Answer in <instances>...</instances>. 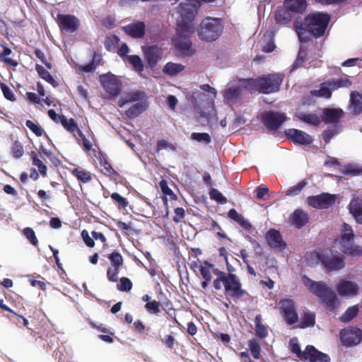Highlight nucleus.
<instances>
[{
    "instance_id": "obj_1",
    "label": "nucleus",
    "mask_w": 362,
    "mask_h": 362,
    "mask_svg": "<svg viewBox=\"0 0 362 362\" xmlns=\"http://www.w3.org/2000/svg\"><path fill=\"white\" fill-rule=\"evenodd\" d=\"M197 6L196 0H184L173 14L177 24V33L173 39L174 45L184 53L188 52L191 47L192 43L189 37L194 32L192 21L197 13Z\"/></svg>"
},
{
    "instance_id": "obj_2",
    "label": "nucleus",
    "mask_w": 362,
    "mask_h": 362,
    "mask_svg": "<svg viewBox=\"0 0 362 362\" xmlns=\"http://www.w3.org/2000/svg\"><path fill=\"white\" fill-rule=\"evenodd\" d=\"M283 80L281 74H269L258 79H241V86L250 91L258 90L263 93H270L279 90Z\"/></svg>"
},
{
    "instance_id": "obj_3",
    "label": "nucleus",
    "mask_w": 362,
    "mask_h": 362,
    "mask_svg": "<svg viewBox=\"0 0 362 362\" xmlns=\"http://www.w3.org/2000/svg\"><path fill=\"white\" fill-rule=\"evenodd\" d=\"M303 285L306 288L319 297L321 300L330 309H334L338 305V298L336 294L321 281H315L306 276L302 278Z\"/></svg>"
},
{
    "instance_id": "obj_4",
    "label": "nucleus",
    "mask_w": 362,
    "mask_h": 362,
    "mask_svg": "<svg viewBox=\"0 0 362 362\" xmlns=\"http://www.w3.org/2000/svg\"><path fill=\"white\" fill-rule=\"evenodd\" d=\"M120 107L129 106L126 115L129 118H134L139 115L148 107V103L144 93H131L127 94L119 101Z\"/></svg>"
},
{
    "instance_id": "obj_5",
    "label": "nucleus",
    "mask_w": 362,
    "mask_h": 362,
    "mask_svg": "<svg viewBox=\"0 0 362 362\" xmlns=\"http://www.w3.org/2000/svg\"><path fill=\"white\" fill-rule=\"evenodd\" d=\"M289 349L300 360L309 361L310 362H328L330 360L328 355L318 351L311 345L307 346L305 351H302L298 340L296 337L290 339Z\"/></svg>"
},
{
    "instance_id": "obj_6",
    "label": "nucleus",
    "mask_w": 362,
    "mask_h": 362,
    "mask_svg": "<svg viewBox=\"0 0 362 362\" xmlns=\"http://www.w3.org/2000/svg\"><path fill=\"white\" fill-rule=\"evenodd\" d=\"M223 31V24L219 18L206 17L200 23L197 34L200 40L211 42L218 38Z\"/></svg>"
},
{
    "instance_id": "obj_7",
    "label": "nucleus",
    "mask_w": 362,
    "mask_h": 362,
    "mask_svg": "<svg viewBox=\"0 0 362 362\" xmlns=\"http://www.w3.org/2000/svg\"><path fill=\"white\" fill-rule=\"evenodd\" d=\"M213 284L216 290H221L223 286L227 296L238 298L244 293L238 279L233 274L226 276L224 273H220V276L214 281Z\"/></svg>"
},
{
    "instance_id": "obj_8",
    "label": "nucleus",
    "mask_w": 362,
    "mask_h": 362,
    "mask_svg": "<svg viewBox=\"0 0 362 362\" xmlns=\"http://www.w3.org/2000/svg\"><path fill=\"white\" fill-rule=\"evenodd\" d=\"M329 21V16L325 13H314L308 15L305 20V26L310 33L319 37L325 33Z\"/></svg>"
},
{
    "instance_id": "obj_9",
    "label": "nucleus",
    "mask_w": 362,
    "mask_h": 362,
    "mask_svg": "<svg viewBox=\"0 0 362 362\" xmlns=\"http://www.w3.org/2000/svg\"><path fill=\"white\" fill-rule=\"evenodd\" d=\"M100 81L109 98L118 95L122 90V81L117 76L107 73L100 76Z\"/></svg>"
},
{
    "instance_id": "obj_10",
    "label": "nucleus",
    "mask_w": 362,
    "mask_h": 362,
    "mask_svg": "<svg viewBox=\"0 0 362 362\" xmlns=\"http://www.w3.org/2000/svg\"><path fill=\"white\" fill-rule=\"evenodd\" d=\"M351 86V82L346 78L334 79L331 81H327L322 83L321 87L317 90H313L311 93L318 97H323L329 98L331 96L332 92L341 87H349Z\"/></svg>"
},
{
    "instance_id": "obj_11",
    "label": "nucleus",
    "mask_w": 362,
    "mask_h": 362,
    "mask_svg": "<svg viewBox=\"0 0 362 362\" xmlns=\"http://www.w3.org/2000/svg\"><path fill=\"white\" fill-rule=\"evenodd\" d=\"M338 294L346 298L357 296L360 292L359 285L353 281L340 279L335 285Z\"/></svg>"
},
{
    "instance_id": "obj_12",
    "label": "nucleus",
    "mask_w": 362,
    "mask_h": 362,
    "mask_svg": "<svg viewBox=\"0 0 362 362\" xmlns=\"http://www.w3.org/2000/svg\"><path fill=\"white\" fill-rule=\"evenodd\" d=\"M276 307L281 310L284 319L288 325H293L298 321V315L291 299H282L277 303Z\"/></svg>"
},
{
    "instance_id": "obj_13",
    "label": "nucleus",
    "mask_w": 362,
    "mask_h": 362,
    "mask_svg": "<svg viewBox=\"0 0 362 362\" xmlns=\"http://www.w3.org/2000/svg\"><path fill=\"white\" fill-rule=\"evenodd\" d=\"M336 195L328 193H322L308 198L309 205L317 209H327L332 206L336 202Z\"/></svg>"
},
{
    "instance_id": "obj_14",
    "label": "nucleus",
    "mask_w": 362,
    "mask_h": 362,
    "mask_svg": "<svg viewBox=\"0 0 362 362\" xmlns=\"http://www.w3.org/2000/svg\"><path fill=\"white\" fill-rule=\"evenodd\" d=\"M340 337L345 346H355L362 340V331L356 327H349L341 331Z\"/></svg>"
},
{
    "instance_id": "obj_15",
    "label": "nucleus",
    "mask_w": 362,
    "mask_h": 362,
    "mask_svg": "<svg viewBox=\"0 0 362 362\" xmlns=\"http://www.w3.org/2000/svg\"><path fill=\"white\" fill-rule=\"evenodd\" d=\"M322 262L329 270H339L344 267V258L331 250L322 252Z\"/></svg>"
},
{
    "instance_id": "obj_16",
    "label": "nucleus",
    "mask_w": 362,
    "mask_h": 362,
    "mask_svg": "<svg viewBox=\"0 0 362 362\" xmlns=\"http://www.w3.org/2000/svg\"><path fill=\"white\" fill-rule=\"evenodd\" d=\"M58 23L61 30L66 33L75 32L80 24L79 20L71 15H58Z\"/></svg>"
},
{
    "instance_id": "obj_17",
    "label": "nucleus",
    "mask_w": 362,
    "mask_h": 362,
    "mask_svg": "<svg viewBox=\"0 0 362 362\" xmlns=\"http://www.w3.org/2000/svg\"><path fill=\"white\" fill-rule=\"evenodd\" d=\"M266 239L269 245L276 252H281L286 248V244L280 233L275 229H270L267 233Z\"/></svg>"
},
{
    "instance_id": "obj_18",
    "label": "nucleus",
    "mask_w": 362,
    "mask_h": 362,
    "mask_svg": "<svg viewBox=\"0 0 362 362\" xmlns=\"http://www.w3.org/2000/svg\"><path fill=\"white\" fill-rule=\"evenodd\" d=\"M285 134L294 143L308 145L313 142L312 136L301 130L289 129L285 132Z\"/></svg>"
},
{
    "instance_id": "obj_19",
    "label": "nucleus",
    "mask_w": 362,
    "mask_h": 362,
    "mask_svg": "<svg viewBox=\"0 0 362 362\" xmlns=\"http://www.w3.org/2000/svg\"><path fill=\"white\" fill-rule=\"evenodd\" d=\"M199 269L202 276V278L204 279V281L202 284V286L203 288H206L208 286V284L211 281L212 273L217 275L218 277L220 276V273H222L221 272H219L217 269H215L212 264H209L206 262L200 264Z\"/></svg>"
},
{
    "instance_id": "obj_20",
    "label": "nucleus",
    "mask_w": 362,
    "mask_h": 362,
    "mask_svg": "<svg viewBox=\"0 0 362 362\" xmlns=\"http://www.w3.org/2000/svg\"><path fill=\"white\" fill-rule=\"evenodd\" d=\"M144 58L151 68H153L162 58L161 49L156 46H151L144 49Z\"/></svg>"
},
{
    "instance_id": "obj_21",
    "label": "nucleus",
    "mask_w": 362,
    "mask_h": 362,
    "mask_svg": "<svg viewBox=\"0 0 362 362\" xmlns=\"http://www.w3.org/2000/svg\"><path fill=\"white\" fill-rule=\"evenodd\" d=\"M122 29L127 35L134 38H141L145 35V24L141 21L133 22Z\"/></svg>"
},
{
    "instance_id": "obj_22",
    "label": "nucleus",
    "mask_w": 362,
    "mask_h": 362,
    "mask_svg": "<svg viewBox=\"0 0 362 362\" xmlns=\"http://www.w3.org/2000/svg\"><path fill=\"white\" fill-rule=\"evenodd\" d=\"M354 234L351 226L344 223L341 229L340 240L339 241L341 250H343L347 246L354 243Z\"/></svg>"
},
{
    "instance_id": "obj_23",
    "label": "nucleus",
    "mask_w": 362,
    "mask_h": 362,
    "mask_svg": "<svg viewBox=\"0 0 362 362\" xmlns=\"http://www.w3.org/2000/svg\"><path fill=\"white\" fill-rule=\"evenodd\" d=\"M348 209L356 221L362 224V199L358 197H354L349 204Z\"/></svg>"
},
{
    "instance_id": "obj_24",
    "label": "nucleus",
    "mask_w": 362,
    "mask_h": 362,
    "mask_svg": "<svg viewBox=\"0 0 362 362\" xmlns=\"http://www.w3.org/2000/svg\"><path fill=\"white\" fill-rule=\"evenodd\" d=\"M264 118L267 125L272 128H277L286 120L285 115L279 112H267Z\"/></svg>"
},
{
    "instance_id": "obj_25",
    "label": "nucleus",
    "mask_w": 362,
    "mask_h": 362,
    "mask_svg": "<svg viewBox=\"0 0 362 362\" xmlns=\"http://www.w3.org/2000/svg\"><path fill=\"white\" fill-rule=\"evenodd\" d=\"M308 221V214L300 209L296 210L290 217L291 224L297 228H301Z\"/></svg>"
},
{
    "instance_id": "obj_26",
    "label": "nucleus",
    "mask_w": 362,
    "mask_h": 362,
    "mask_svg": "<svg viewBox=\"0 0 362 362\" xmlns=\"http://www.w3.org/2000/svg\"><path fill=\"white\" fill-rule=\"evenodd\" d=\"M284 6L289 11L302 13L307 7L305 0H285Z\"/></svg>"
},
{
    "instance_id": "obj_27",
    "label": "nucleus",
    "mask_w": 362,
    "mask_h": 362,
    "mask_svg": "<svg viewBox=\"0 0 362 362\" xmlns=\"http://www.w3.org/2000/svg\"><path fill=\"white\" fill-rule=\"evenodd\" d=\"M296 117L300 121L310 125H317L321 121L320 115L315 113L298 112L296 113Z\"/></svg>"
},
{
    "instance_id": "obj_28",
    "label": "nucleus",
    "mask_w": 362,
    "mask_h": 362,
    "mask_svg": "<svg viewBox=\"0 0 362 362\" xmlns=\"http://www.w3.org/2000/svg\"><path fill=\"white\" fill-rule=\"evenodd\" d=\"M342 115L341 109H326L324 110L322 119L327 122H336Z\"/></svg>"
},
{
    "instance_id": "obj_29",
    "label": "nucleus",
    "mask_w": 362,
    "mask_h": 362,
    "mask_svg": "<svg viewBox=\"0 0 362 362\" xmlns=\"http://www.w3.org/2000/svg\"><path fill=\"white\" fill-rule=\"evenodd\" d=\"M274 33L269 31L266 33L263 36L262 49L265 52H272L276 46L274 41Z\"/></svg>"
},
{
    "instance_id": "obj_30",
    "label": "nucleus",
    "mask_w": 362,
    "mask_h": 362,
    "mask_svg": "<svg viewBox=\"0 0 362 362\" xmlns=\"http://www.w3.org/2000/svg\"><path fill=\"white\" fill-rule=\"evenodd\" d=\"M228 216L245 230H250L252 227L250 222L245 219L244 217L238 214L235 209H230L228 211Z\"/></svg>"
},
{
    "instance_id": "obj_31",
    "label": "nucleus",
    "mask_w": 362,
    "mask_h": 362,
    "mask_svg": "<svg viewBox=\"0 0 362 362\" xmlns=\"http://www.w3.org/2000/svg\"><path fill=\"white\" fill-rule=\"evenodd\" d=\"M350 109L355 113L362 110V95L358 93H352L350 96Z\"/></svg>"
},
{
    "instance_id": "obj_32",
    "label": "nucleus",
    "mask_w": 362,
    "mask_h": 362,
    "mask_svg": "<svg viewBox=\"0 0 362 362\" xmlns=\"http://www.w3.org/2000/svg\"><path fill=\"white\" fill-rule=\"evenodd\" d=\"M315 324V315L313 313H305L300 320V327L307 328L313 327Z\"/></svg>"
},
{
    "instance_id": "obj_33",
    "label": "nucleus",
    "mask_w": 362,
    "mask_h": 362,
    "mask_svg": "<svg viewBox=\"0 0 362 362\" xmlns=\"http://www.w3.org/2000/svg\"><path fill=\"white\" fill-rule=\"evenodd\" d=\"M183 69L184 66L181 64L169 62L164 66L163 71L168 75L175 76L181 72Z\"/></svg>"
},
{
    "instance_id": "obj_34",
    "label": "nucleus",
    "mask_w": 362,
    "mask_h": 362,
    "mask_svg": "<svg viewBox=\"0 0 362 362\" xmlns=\"http://www.w3.org/2000/svg\"><path fill=\"white\" fill-rule=\"evenodd\" d=\"M35 69L38 74V75L45 81L50 83L52 86L56 87L57 86V81L54 79V78L51 76V74L47 71L43 66L37 64L35 66Z\"/></svg>"
},
{
    "instance_id": "obj_35",
    "label": "nucleus",
    "mask_w": 362,
    "mask_h": 362,
    "mask_svg": "<svg viewBox=\"0 0 362 362\" xmlns=\"http://www.w3.org/2000/svg\"><path fill=\"white\" fill-rule=\"evenodd\" d=\"M126 60L132 65L134 70L141 73L144 70V64L141 58L137 55L127 56Z\"/></svg>"
},
{
    "instance_id": "obj_36",
    "label": "nucleus",
    "mask_w": 362,
    "mask_h": 362,
    "mask_svg": "<svg viewBox=\"0 0 362 362\" xmlns=\"http://www.w3.org/2000/svg\"><path fill=\"white\" fill-rule=\"evenodd\" d=\"M61 124L68 132L73 134V135L76 138L77 131H80L76 124L75 123L73 119H67L66 117H61Z\"/></svg>"
},
{
    "instance_id": "obj_37",
    "label": "nucleus",
    "mask_w": 362,
    "mask_h": 362,
    "mask_svg": "<svg viewBox=\"0 0 362 362\" xmlns=\"http://www.w3.org/2000/svg\"><path fill=\"white\" fill-rule=\"evenodd\" d=\"M291 14L285 10L279 9L275 14V20L277 23L284 25L291 21Z\"/></svg>"
},
{
    "instance_id": "obj_38",
    "label": "nucleus",
    "mask_w": 362,
    "mask_h": 362,
    "mask_svg": "<svg viewBox=\"0 0 362 362\" xmlns=\"http://www.w3.org/2000/svg\"><path fill=\"white\" fill-rule=\"evenodd\" d=\"M240 88L247 89L245 86H241L240 81L238 88H229L225 93V100L227 103H232L240 93Z\"/></svg>"
},
{
    "instance_id": "obj_39",
    "label": "nucleus",
    "mask_w": 362,
    "mask_h": 362,
    "mask_svg": "<svg viewBox=\"0 0 362 362\" xmlns=\"http://www.w3.org/2000/svg\"><path fill=\"white\" fill-rule=\"evenodd\" d=\"M342 252L348 256L361 257L362 256V246L352 243L344 248Z\"/></svg>"
},
{
    "instance_id": "obj_40",
    "label": "nucleus",
    "mask_w": 362,
    "mask_h": 362,
    "mask_svg": "<svg viewBox=\"0 0 362 362\" xmlns=\"http://www.w3.org/2000/svg\"><path fill=\"white\" fill-rule=\"evenodd\" d=\"M160 187L161 189L162 192L163 193L164 202H166L169 200H175L176 199V195L173 193V192L169 188L168 183L165 180H162L160 183Z\"/></svg>"
},
{
    "instance_id": "obj_41",
    "label": "nucleus",
    "mask_w": 362,
    "mask_h": 362,
    "mask_svg": "<svg viewBox=\"0 0 362 362\" xmlns=\"http://www.w3.org/2000/svg\"><path fill=\"white\" fill-rule=\"evenodd\" d=\"M255 332L257 336L264 338L267 335V328L262 323L261 315H257L255 320Z\"/></svg>"
},
{
    "instance_id": "obj_42",
    "label": "nucleus",
    "mask_w": 362,
    "mask_h": 362,
    "mask_svg": "<svg viewBox=\"0 0 362 362\" xmlns=\"http://www.w3.org/2000/svg\"><path fill=\"white\" fill-rule=\"evenodd\" d=\"M99 168L105 175H111L114 173L113 168L103 155H100L99 158Z\"/></svg>"
},
{
    "instance_id": "obj_43",
    "label": "nucleus",
    "mask_w": 362,
    "mask_h": 362,
    "mask_svg": "<svg viewBox=\"0 0 362 362\" xmlns=\"http://www.w3.org/2000/svg\"><path fill=\"white\" fill-rule=\"evenodd\" d=\"M358 313V308L357 305L349 307L344 313L341 316L340 319L342 322H348L354 318Z\"/></svg>"
},
{
    "instance_id": "obj_44",
    "label": "nucleus",
    "mask_w": 362,
    "mask_h": 362,
    "mask_svg": "<svg viewBox=\"0 0 362 362\" xmlns=\"http://www.w3.org/2000/svg\"><path fill=\"white\" fill-rule=\"evenodd\" d=\"M322 252L321 254L315 251L308 252L305 255L307 264L311 267L317 265L320 261H322Z\"/></svg>"
},
{
    "instance_id": "obj_45",
    "label": "nucleus",
    "mask_w": 362,
    "mask_h": 362,
    "mask_svg": "<svg viewBox=\"0 0 362 362\" xmlns=\"http://www.w3.org/2000/svg\"><path fill=\"white\" fill-rule=\"evenodd\" d=\"M71 172L78 180L83 182H88L91 180L90 174L83 169L75 168Z\"/></svg>"
},
{
    "instance_id": "obj_46",
    "label": "nucleus",
    "mask_w": 362,
    "mask_h": 362,
    "mask_svg": "<svg viewBox=\"0 0 362 362\" xmlns=\"http://www.w3.org/2000/svg\"><path fill=\"white\" fill-rule=\"evenodd\" d=\"M362 173V167L357 164H349L344 167V173L355 176Z\"/></svg>"
},
{
    "instance_id": "obj_47",
    "label": "nucleus",
    "mask_w": 362,
    "mask_h": 362,
    "mask_svg": "<svg viewBox=\"0 0 362 362\" xmlns=\"http://www.w3.org/2000/svg\"><path fill=\"white\" fill-rule=\"evenodd\" d=\"M31 158L33 160V164L37 167L40 173L42 175H45L47 172L46 165L37 158V154L35 152H32Z\"/></svg>"
},
{
    "instance_id": "obj_48",
    "label": "nucleus",
    "mask_w": 362,
    "mask_h": 362,
    "mask_svg": "<svg viewBox=\"0 0 362 362\" xmlns=\"http://www.w3.org/2000/svg\"><path fill=\"white\" fill-rule=\"evenodd\" d=\"M119 42V39L116 35H111L105 39V46L107 50L112 51L116 48Z\"/></svg>"
},
{
    "instance_id": "obj_49",
    "label": "nucleus",
    "mask_w": 362,
    "mask_h": 362,
    "mask_svg": "<svg viewBox=\"0 0 362 362\" xmlns=\"http://www.w3.org/2000/svg\"><path fill=\"white\" fill-rule=\"evenodd\" d=\"M23 233L31 244L35 246L37 245V238L35 236L34 230L31 228H24Z\"/></svg>"
},
{
    "instance_id": "obj_50",
    "label": "nucleus",
    "mask_w": 362,
    "mask_h": 362,
    "mask_svg": "<svg viewBox=\"0 0 362 362\" xmlns=\"http://www.w3.org/2000/svg\"><path fill=\"white\" fill-rule=\"evenodd\" d=\"M109 259L113 267H120L123 264V258L122 255L118 252H112L110 256Z\"/></svg>"
},
{
    "instance_id": "obj_51",
    "label": "nucleus",
    "mask_w": 362,
    "mask_h": 362,
    "mask_svg": "<svg viewBox=\"0 0 362 362\" xmlns=\"http://www.w3.org/2000/svg\"><path fill=\"white\" fill-rule=\"evenodd\" d=\"M11 151L13 156L16 158H21L24 153L23 147L22 144L18 141L13 142L11 147Z\"/></svg>"
},
{
    "instance_id": "obj_52",
    "label": "nucleus",
    "mask_w": 362,
    "mask_h": 362,
    "mask_svg": "<svg viewBox=\"0 0 362 362\" xmlns=\"http://www.w3.org/2000/svg\"><path fill=\"white\" fill-rule=\"evenodd\" d=\"M26 127L32 131L36 136H41L43 134V129L37 124L30 120L26 121Z\"/></svg>"
},
{
    "instance_id": "obj_53",
    "label": "nucleus",
    "mask_w": 362,
    "mask_h": 362,
    "mask_svg": "<svg viewBox=\"0 0 362 362\" xmlns=\"http://www.w3.org/2000/svg\"><path fill=\"white\" fill-rule=\"evenodd\" d=\"M132 287L131 281L126 277L120 279L119 283L117 284V288L119 291H129Z\"/></svg>"
},
{
    "instance_id": "obj_54",
    "label": "nucleus",
    "mask_w": 362,
    "mask_h": 362,
    "mask_svg": "<svg viewBox=\"0 0 362 362\" xmlns=\"http://www.w3.org/2000/svg\"><path fill=\"white\" fill-rule=\"evenodd\" d=\"M191 138L199 142H204L205 144H209L211 141V137L206 133H193L191 135Z\"/></svg>"
},
{
    "instance_id": "obj_55",
    "label": "nucleus",
    "mask_w": 362,
    "mask_h": 362,
    "mask_svg": "<svg viewBox=\"0 0 362 362\" xmlns=\"http://www.w3.org/2000/svg\"><path fill=\"white\" fill-rule=\"evenodd\" d=\"M249 348L255 359H258L259 357L260 347L259 344L255 340H250L249 341Z\"/></svg>"
},
{
    "instance_id": "obj_56",
    "label": "nucleus",
    "mask_w": 362,
    "mask_h": 362,
    "mask_svg": "<svg viewBox=\"0 0 362 362\" xmlns=\"http://www.w3.org/2000/svg\"><path fill=\"white\" fill-rule=\"evenodd\" d=\"M1 89L2 90V93L4 95V97L6 99H8L11 101H14L16 100V98H15L13 90L8 86H7L6 84L1 83Z\"/></svg>"
},
{
    "instance_id": "obj_57",
    "label": "nucleus",
    "mask_w": 362,
    "mask_h": 362,
    "mask_svg": "<svg viewBox=\"0 0 362 362\" xmlns=\"http://www.w3.org/2000/svg\"><path fill=\"white\" fill-rule=\"evenodd\" d=\"M305 185L306 182L305 181H301L296 186H293V187L288 189L286 194L288 196L296 195L298 194Z\"/></svg>"
},
{
    "instance_id": "obj_58",
    "label": "nucleus",
    "mask_w": 362,
    "mask_h": 362,
    "mask_svg": "<svg viewBox=\"0 0 362 362\" xmlns=\"http://www.w3.org/2000/svg\"><path fill=\"white\" fill-rule=\"evenodd\" d=\"M145 308L148 311L153 314H156L160 312V303L156 300L147 303Z\"/></svg>"
},
{
    "instance_id": "obj_59",
    "label": "nucleus",
    "mask_w": 362,
    "mask_h": 362,
    "mask_svg": "<svg viewBox=\"0 0 362 362\" xmlns=\"http://www.w3.org/2000/svg\"><path fill=\"white\" fill-rule=\"evenodd\" d=\"M210 197L211 199L216 200L219 203L223 204L226 202V199L217 189H213L212 190H211Z\"/></svg>"
},
{
    "instance_id": "obj_60",
    "label": "nucleus",
    "mask_w": 362,
    "mask_h": 362,
    "mask_svg": "<svg viewBox=\"0 0 362 362\" xmlns=\"http://www.w3.org/2000/svg\"><path fill=\"white\" fill-rule=\"evenodd\" d=\"M306 57V52L303 49V48L301 47L300 48V50L298 52V57H297V59L293 64V69H296L297 68L298 66H300L303 62L305 61V58Z\"/></svg>"
},
{
    "instance_id": "obj_61",
    "label": "nucleus",
    "mask_w": 362,
    "mask_h": 362,
    "mask_svg": "<svg viewBox=\"0 0 362 362\" xmlns=\"http://www.w3.org/2000/svg\"><path fill=\"white\" fill-rule=\"evenodd\" d=\"M119 267H110L107 272V278L111 281H117L118 279Z\"/></svg>"
},
{
    "instance_id": "obj_62",
    "label": "nucleus",
    "mask_w": 362,
    "mask_h": 362,
    "mask_svg": "<svg viewBox=\"0 0 362 362\" xmlns=\"http://www.w3.org/2000/svg\"><path fill=\"white\" fill-rule=\"evenodd\" d=\"M185 211L182 208H175V216L173 217V221L176 223L180 222L185 217Z\"/></svg>"
},
{
    "instance_id": "obj_63",
    "label": "nucleus",
    "mask_w": 362,
    "mask_h": 362,
    "mask_svg": "<svg viewBox=\"0 0 362 362\" xmlns=\"http://www.w3.org/2000/svg\"><path fill=\"white\" fill-rule=\"evenodd\" d=\"M81 237L87 246L90 247L94 246V240L91 237H90L89 233L87 230H82Z\"/></svg>"
},
{
    "instance_id": "obj_64",
    "label": "nucleus",
    "mask_w": 362,
    "mask_h": 362,
    "mask_svg": "<svg viewBox=\"0 0 362 362\" xmlns=\"http://www.w3.org/2000/svg\"><path fill=\"white\" fill-rule=\"evenodd\" d=\"M165 148H173V146L166 140L163 139L158 141L157 143V150L160 151Z\"/></svg>"
}]
</instances>
